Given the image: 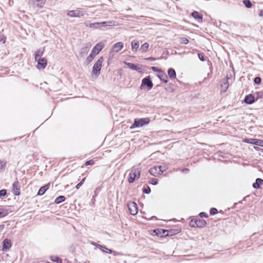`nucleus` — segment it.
<instances>
[{"mask_svg": "<svg viewBox=\"0 0 263 263\" xmlns=\"http://www.w3.org/2000/svg\"><path fill=\"white\" fill-rule=\"evenodd\" d=\"M149 122L148 118L136 119L135 120L134 123L131 125L130 128L133 129L136 127H142Z\"/></svg>", "mask_w": 263, "mask_h": 263, "instance_id": "obj_2", "label": "nucleus"}, {"mask_svg": "<svg viewBox=\"0 0 263 263\" xmlns=\"http://www.w3.org/2000/svg\"><path fill=\"white\" fill-rule=\"evenodd\" d=\"M259 15L260 16H263V9L260 11Z\"/></svg>", "mask_w": 263, "mask_h": 263, "instance_id": "obj_55", "label": "nucleus"}, {"mask_svg": "<svg viewBox=\"0 0 263 263\" xmlns=\"http://www.w3.org/2000/svg\"><path fill=\"white\" fill-rule=\"evenodd\" d=\"M85 178H83L81 181V183L83 184L84 181H85Z\"/></svg>", "mask_w": 263, "mask_h": 263, "instance_id": "obj_58", "label": "nucleus"}, {"mask_svg": "<svg viewBox=\"0 0 263 263\" xmlns=\"http://www.w3.org/2000/svg\"><path fill=\"white\" fill-rule=\"evenodd\" d=\"M159 166L161 167V174L163 172H164L166 170V168L164 166Z\"/></svg>", "mask_w": 263, "mask_h": 263, "instance_id": "obj_48", "label": "nucleus"}, {"mask_svg": "<svg viewBox=\"0 0 263 263\" xmlns=\"http://www.w3.org/2000/svg\"><path fill=\"white\" fill-rule=\"evenodd\" d=\"M149 183L153 185H156L158 183V180L155 178H151Z\"/></svg>", "mask_w": 263, "mask_h": 263, "instance_id": "obj_39", "label": "nucleus"}, {"mask_svg": "<svg viewBox=\"0 0 263 263\" xmlns=\"http://www.w3.org/2000/svg\"><path fill=\"white\" fill-rule=\"evenodd\" d=\"M94 163H95V162L93 160H90L87 161L85 162V165H86V166L89 165H93Z\"/></svg>", "mask_w": 263, "mask_h": 263, "instance_id": "obj_42", "label": "nucleus"}, {"mask_svg": "<svg viewBox=\"0 0 263 263\" xmlns=\"http://www.w3.org/2000/svg\"><path fill=\"white\" fill-rule=\"evenodd\" d=\"M85 25L86 26H89L90 28H93L95 29L99 28V22L90 23L89 25H88L86 23H85Z\"/></svg>", "mask_w": 263, "mask_h": 263, "instance_id": "obj_32", "label": "nucleus"}, {"mask_svg": "<svg viewBox=\"0 0 263 263\" xmlns=\"http://www.w3.org/2000/svg\"><path fill=\"white\" fill-rule=\"evenodd\" d=\"M254 82L256 84H259L261 82V78L260 77H256L254 79Z\"/></svg>", "mask_w": 263, "mask_h": 263, "instance_id": "obj_40", "label": "nucleus"}, {"mask_svg": "<svg viewBox=\"0 0 263 263\" xmlns=\"http://www.w3.org/2000/svg\"><path fill=\"white\" fill-rule=\"evenodd\" d=\"M149 44L147 43H145L141 46L140 50L142 52H145L147 50Z\"/></svg>", "mask_w": 263, "mask_h": 263, "instance_id": "obj_30", "label": "nucleus"}, {"mask_svg": "<svg viewBox=\"0 0 263 263\" xmlns=\"http://www.w3.org/2000/svg\"><path fill=\"white\" fill-rule=\"evenodd\" d=\"M145 86L147 87L148 90L151 89L153 87V84L150 79L149 77L144 78L142 81V84L140 86V89H143Z\"/></svg>", "mask_w": 263, "mask_h": 263, "instance_id": "obj_6", "label": "nucleus"}, {"mask_svg": "<svg viewBox=\"0 0 263 263\" xmlns=\"http://www.w3.org/2000/svg\"><path fill=\"white\" fill-rule=\"evenodd\" d=\"M198 56L199 59L201 61H205L204 55L203 53H198Z\"/></svg>", "mask_w": 263, "mask_h": 263, "instance_id": "obj_41", "label": "nucleus"}, {"mask_svg": "<svg viewBox=\"0 0 263 263\" xmlns=\"http://www.w3.org/2000/svg\"><path fill=\"white\" fill-rule=\"evenodd\" d=\"M182 172L184 173H187L189 172V170L188 168H184L182 170Z\"/></svg>", "mask_w": 263, "mask_h": 263, "instance_id": "obj_50", "label": "nucleus"}, {"mask_svg": "<svg viewBox=\"0 0 263 263\" xmlns=\"http://www.w3.org/2000/svg\"><path fill=\"white\" fill-rule=\"evenodd\" d=\"M7 195V190L3 189L0 190V197H3Z\"/></svg>", "mask_w": 263, "mask_h": 263, "instance_id": "obj_36", "label": "nucleus"}, {"mask_svg": "<svg viewBox=\"0 0 263 263\" xmlns=\"http://www.w3.org/2000/svg\"><path fill=\"white\" fill-rule=\"evenodd\" d=\"M140 176V170L139 168H133L129 174L128 181L129 183H133L136 179H138Z\"/></svg>", "mask_w": 263, "mask_h": 263, "instance_id": "obj_3", "label": "nucleus"}, {"mask_svg": "<svg viewBox=\"0 0 263 263\" xmlns=\"http://www.w3.org/2000/svg\"><path fill=\"white\" fill-rule=\"evenodd\" d=\"M90 47H91L90 43H88L86 44L84 47H82L80 49V52H79L80 55L81 57H83L85 55H86L88 53Z\"/></svg>", "mask_w": 263, "mask_h": 263, "instance_id": "obj_14", "label": "nucleus"}, {"mask_svg": "<svg viewBox=\"0 0 263 263\" xmlns=\"http://www.w3.org/2000/svg\"><path fill=\"white\" fill-rule=\"evenodd\" d=\"M36 61L37 62V68L40 69H44L47 64V61L45 58H39Z\"/></svg>", "mask_w": 263, "mask_h": 263, "instance_id": "obj_10", "label": "nucleus"}, {"mask_svg": "<svg viewBox=\"0 0 263 263\" xmlns=\"http://www.w3.org/2000/svg\"><path fill=\"white\" fill-rule=\"evenodd\" d=\"M7 213L6 211L3 209H0V217H3L6 216Z\"/></svg>", "mask_w": 263, "mask_h": 263, "instance_id": "obj_37", "label": "nucleus"}, {"mask_svg": "<svg viewBox=\"0 0 263 263\" xmlns=\"http://www.w3.org/2000/svg\"><path fill=\"white\" fill-rule=\"evenodd\" d=\"M4 225L2 224L0 225V232L4 229Z\"/></svg>", "mask_w": 263, "mask_h": 263, "instance_id": "obj_53", "label": "nucleus"}, {"mask_svg": "<svg viewBox=\"0 0 263 263\" xmlns=\"http://www.w3.org/2000/svg\"><path fill=\"white\" fill-rule=\"evenodd\" d=\"M124 64H125L126 65L128 66V67L132 70H136V71H140V68L138 67L137 65L131 63H128L125 61L124 62Z\"/></svg>", "mask_w": 263, "mask_h": 263, "instance_id": "obj_24", "label": "nucleus"}, {"mask_svg": "<svg viewBox=\"0 0 263 263\" xmlns=\"http://www.w3.org/2000/svg\"><path fill=\"white\" fill-rule=\"evenodd\" d=\"M96 55L93 54L92 52H91L90 54L86 58V63H87V64H89V63H90L94 59Z\"/></svg>", "mask_w": 263, "mask_h": 263, "instance_id": "obj_28", "label": "nucleus"}, {"mask_svg": "<svg viewBox=\"0 0 263 263\" xmlns=\"http://www.w3.org/2000/svg\"><path fill=\"white\" fill-rule=\"evenodd\" d=\"M151 188L149 186L144 187L143 189V192L145 194H148L151 193Z\"/></svg>", "mask_w": 263, "mask_h": 263, "instance_id": "obj_35", "label": "nucleus"}, {"mask_svg": "<svg viewBox=\"0 0 263 263\" xmlns=\"http://www.w3.org/2000/svg\"><path fill=\"white\" fill-rule=\"evenodd\" d=\"M49 183L46 184L45 185L42 186L39 190L37 195L41 196L43 195L45 192L49 189Z\"/></svg>", "mask_w": 263, "mask_h": 263, "instance_id": "obj_22", "label": "nucleus"}, {"mask_svg": "<svg viewBox=\"0 0 263 263\" xmlns=\"http://www.w3.org/2000/svg\"><path fill=\"white\" fill-rule=\"evenodd\" d=\"M181 43L184 44H186L189 43V41L187 39L183 37L181 39Z\"/></svg>", "mask_w": 263, "mask_h": 263, "instance_id": "obj_45", "label": "nucleus"}, {"mask_svg": "<svg viewBox=\"0 0 263 263\" xmlns=\"http://www.w3.org/2000/svg\"><path fill=\"white\" fill-rule=\"evenodd\" d=\"M243 3L247 8H251L252 4L250 0H243Z\"/></svg>", "mask_w": 263, "mask_h": 263, "instance_id": "obj_34", "label": "nucleus"}, {"mask_svg": "<svg viewBox=\"0 0 263 263\" xmlns=\"http://www.w3.org/2000/svg\"><path fill=\"white\" fill-rule=\"evenodd\" d=\"M29 2L39 8H42L46 0H28Z\"/></svg>", "mask_w": 263, "mask_h": 263, "instance_id": "obj_15", "label": "nucleus"}, {"mask_svg": "<svg viewBox=\"0 0 263 263\" xmlns=\"http://www.w3.org/2000/svg\"><path fill=\"white\" fill-rule=\"evenodd\" d=\"M210 212L211 215H215L218 213V210L217 209L213 208L211 209Z\"/></svg>", "mask_w": 263, "mask_h": 263, "instance_id": "obj_38", "label": "nucleus"}, {"mask_svg": "<svg viewBox=\"0 0 263 263\" xmlns=\"http://www.w3.org/2000/svg\"><path fill=\"white\" fill-rule=\"evenodd\" d=\"M254 148H255L256 150H257V151H259V150L261 149V148H259V147H256V146H254ZM261 150L263 151V149H261Z\"/></svg>", "mask_w": 263, "mask_h": 263, "instance_id": "obj_56", "label": "nucleus"}, {"mask_svg": "<svg viewBox=\"0 0 263 263\" xmlns=\"http://www.w3.org/2000/svg\"><path fill=\"white\" fill-rule=\"evenodd\" d=\"M195 222V220H191L190 222V225L192 227H196V223Z\"/></svg>", "mask_w": 263, "mask_h": 263, "instance_id": "obj_43", "label": "nucleus"}, {"mask_svg": "<svg viewBox=\"0 0 263 263\" xmlns=\"http://www.w3.org/2000/svg\"><path fill=\"white\" fill-rule=\"evenodd\" d=\"M128 208L129 213L133 215H136L138 212V206L135 202H132L128 204Z\"/></svg>", "mask_w": 263, "mask_h": 263, "instance_id": "obj_8", "label": "nucleus"}, {"mask_svg": "<svg viewBox=\"0 0 263 263\" xmlns=\"http://www.w3.org/2000/svg\"><path fill=\"white\" fill-rule=\"evenodd\" d=\"M243 142L247 143L252 144L255 145L263 147V140L253 138H247L243 140Z\"/></svg>", "mask_w": 263, "mask_h": 263, "instance_id": "obj_5", "label": "nucleus"}, {"mask_svg": "<svg viewBox=\"0 0 263 263\" xmlns=\"http://www.w3.org/2000/svg\"><path fill=\"white\" fill-rule=\"evenodd\" d=\"M229 87L228 81L227 79H223L221 84V90L223 92L226 91Z\"/></svg>", "mask_w": 263, "mask_h": 263, "instance_id": "obj_19", "label": "nucleus"}, {"mask_svg": "<svg viewBox=\"0 0 263 263\" xmlns=\"http://www.w3.org/2000/svg\"><path fill=\"white\" fill-rule=\"evenodd\" d=\"M44 52V48L43 49H37L34 55V59L36 61L39 58H42L41 57L43 55Z\"/></svg>", "mask_w": 263, "mask_h": 263, "instance_id": "obj_20", "label": "nucleus"}, {"mask_svg": "<svg viewBox=\"0 0 263 263\" xmlns=\"http://www.w3.org/2000/svg\"><path fill=\"white\" fill-rule=\"evenodd\" d=\"M98 249H99L100 250L101 249H106L107 251H108V253L109 254H111L112 252V251L108 248H107L104 245H98V247H97Z\"/></svg>", "mask_w": 263, "mask_h": 263, "instance_id": "obj_33", "label": "nucleus"}, {"mask_svg": "<svg viewBox=\"0 0 263 263\" xmlns=\"http://www.w3.org/2000/svg\"><path fill=\"white\" fill-rule=\"evenodd\" d=\"M192 16L195 19L198 20L199 22L202 21V15L197 11H194L191 14Z\"/></svg>", "mask_w": 263, "mask_h": 263, "instance_id": "obj_25", "label": "nucleus"}, {"mask_svg": "<svg viewBox=\"0 0 263 263\" xmlns=\"http://www.w3.org/2000/svg\"><path fill=\"white\" fill-rule=\"evenodd\" d=\"M159 78L163 83H167L168 82L167 76L165 73L160 74Z\"/></svg>", "mask_w": 263, "mask_h": 263, "instance_id": "obj_29", "label": "nucleus"}, {"mask_svg": "<svg viewBox=\"0 0 263 263\" xmlns=\"http://www.w3.org/2000/svg\"><path fill=\"white\" fill-rule=\"evenodd\" d=\"M148 59L151 60L152 61H154L155 60V59L153 58H148Z\"/></svg>", "mask_w": 263, "mask_h": 263, "instance_id": "obj_59", "label": "nucleus"}, {"mask_svg": "<svg viewBox=\"0 0 263 263\" xmlns=\"http://www.w3.org/2000/svg\"><path fill=\"white\" fill-rule=\"evenodd\" d=\"M90 243L92 245V246H95V247H98V243H97V242H94V241H90Z\"/></svg>", "mask_w": 263, "mask_h": 263, "instance_id": "obj_49", "label": "nucleus"}, {"mask_svg": "<svg viewBox=\"0 0 263 263\" xmlns=\"http://www.w3.org/2000/svg\"><path fill=\"white\" fill-rule=\"evenodd\" d=\"M195 223H196V227H203L206 224V222L203 219H196L195 220Z\"/></svg>", "mask_w": 263, "mask_h": 263, "instance_id": "obj_23", "label": "nucleus"}, {"mask_svg": "<svg viewBox=\"0 0 263 263\" xmlns=\"http://www.w3.org/2000/svg\"><path fill=\"white\" fill-rule=\"evenodd\" d=\"M103 253H108V251H107L106 249H101L100 250Z\"/></svg>", "mask_w": 263, "mask_h": 263, "instance_id": "obj_54", "label": "nucleus"}, {"mask_svg": "<svg viewBox=\"0 0 263 263\" xmlns=\"http://www.w3.org/2000/svg\"><path fill=\"white\" fill-rule=\"evenodd\" d=\"M2 244H3V248H2L3 251H6L9 250L12 246V243H11V240L8 238L5 239L3 240Z\"/></svg>", "mask_w": 263, "mask_h": 263, "instance_id": "obj_12", "label": "nucleus"}, {"mask_svg": "<svg viewBox=\"0 0 263 263\" xmlns=\"http://www.w3.org/2000/svg\"><path fill=\"white\" fill-rule=\"evenodd\" d=\"M5 42V38L4 37L3 35L0 34V43L2 42L3 43H4Z\"/></svg>", "mask_w": 263, "mask_h": 263, "instance_id": "obj_46", "label": "nucleus"}, {"mask_svg": "<svg viewBox=\"0 0 263 263\" xmlns=\"http://www.w3.org/2000/svg\"><path fill=\"white\" fill-rule=\"evenodd\" d=\"M244 101L248 104H251L255 102V97L252 94L248 95L245 97Z\"/></svg>", "mask_w": 263, "mask_h": 263, "instance_id": "obj_17", "label": "nucleus"}, {"mask_svg": "<svg viewBox=\"0 0 263 263\" xmlns=\"http://www.w3.org/2000/svg\"><path fill=\"white\" fill-rule=\"evenodd\" d=\"M112 253H113L114 255V256H118V255H119V253L117 252H116V251H112Z\"/></svg>", "mask_w": 263, "mask_h": 263, "instance_id": "obj_51", "label": "nucleus"}, {"mask_svg": "<svg viewBox=\"0 0 263 263\" xmlns=\"http://www.w3.org/2000/svg\"><path fill=\"white\" fill-rule=\"evenodd\" d=\"M263 183V180L261 178H257L255 183L253 184V187L254 189H259L260 184Z\"/></svg>", "mask_w": 263, "mask_h": 263, "instance_id": "obj_27", "label": "nucleus"}, {"mask_svg": "<svg viewBox=\"0 0 263 263\" xmlns=\"http://www.w3.org/2000/svg\"><path fill=\"white\" fill-rule=\"evenodd\" d=\"M78 184H79V185H80V186H81L82 185V184H82V183H81V182H79Z\"/></svg>", "mask_w": 263, "mask_h": 263, "instance_id": "obj_60", "label": "nucleus"}, {"mask_svg": "<svg viewBox=\"0 0 263 263\" xmlns=\"http://www.w3.org/2000/svg\"><path fill=\"white\" fill-rule=\"evenodd\" d=\"M139 47L138 41L134 40L132 42V49L133 51L136 52Z\"/></svg>", "mask_w": 263, "mask_h": 263, "instance_id": "obj_26", "label": "nucleus"}, {"mask_svg": "<svg viewBox=\"0 0 263 263\" xmlns=\"http://www.w3.org/2000/svg\"><path fill=\"white\" fill-rule=\"evenodd\" d=\"M199 216L201 217H208V214L206 213H204V212H201L199 214Z\"/></svg>", "mask_w": 263, "mask_h": 263, "instance_id": "obj_47", "label": "nucleus"}, {"mask_svg": "<svg viewBox=\"0 0 263 263\" xmlns=\"http://www.w3.org/2000/svg\"><path fill=\"white\" fill-rule=\"evenodd\" d=\"M60 258L55 257V259H52V260L53 261H57V262H59V260Z\"/></svg>", "mask_w": 263, "mask_h": 263, "instance_id": "obj_52", "label": "nucleus"}, {"mask_svg": "<svg viewBox=\"0 0 263 263\" xmlns=\"http://www.w3.org/2000/svg\"><path fill=\"white\" fill-rule=\"evenodd\" d=\"M123 43L121 42H119L115 44L110 50L109 53L111 54L113 52H118L120 51L123 48Z\"/></svg>", "mask_w": 263, "mask_h": 263, "instance_id": "obj_9", "label": "nucleus"}, {"mask_svg": "<svg viewBox=\"0 0 263 263\" xmlns=\"http://www.w3.org/2000/svg\"><path fill=\"white\" fill-rule=\"evenodd\" d=\"M104 47V44L103 42H99L92 48L91 52L97 55Z\"/></svg>", "mask_w": 263, "mask_h": 263, "instance_id": "obj_7", "label": "nucleus"}, {"mask_svg": "<svg viewBox=\"0 0 263 263\" xmlns=\"http://www.w3.org/2000/svg\"><path fill=\"white\" fill-rule=\"evenodd\" d=\"M13 194L15 196H18L20 194V185L18 181H15L12 185Z\"/></svg>", "mask_w": 263, "mask_h": 263, "instance_id": "obj_11", "label": "nucleus"}, {"mask_svg": "<svg viewBox=\"0 0 263 263\" xmlns=\"http://www.w3.org/2000/svg\"><path fill=\"white\" fill-rule=\"evenodd\" d=\"M80 187H81V186H80V185H79V184H78L76 185V188L77 190H78V189H80Z\"/></svg>", "mask_w": 263, "mask_h": 263, "instance_id": "obj_57", "label": "nucleus"}, {"mask_svg": "<svg viewBox=\"0 0 263 263\" xmlns=\"http://www.w3.org/2000/svg\"><path fill=\"white\" fill-rule=\"evenodd\" d=\"M152 69L153 71L155 72H161V70L156 67H152Z\"/></svg>", "mask_w": 263, "mask_h": 263, "instance_id": "obj_44", "label": "nucleus"}, {"mask_svg": "<svg viewBox=\"0 0 263 263\" xmlns=\"http://www.w3.org/2000/svg\"><path fill=\"white\" fill-rule=\"evenodd\" d=\"M167 73L171 79H174L176 78V73L174 69L170 68L168 69Z\"/></svg>", "mask_w": 263, "mask_h": 263, "instance_id": "obj_21", "label": "nucleus"}, {"mask_svg": "<svg viewBox=\"0 0 263 263\" xmlns=\"http://www.w3.org/2000/svg\"><path fill=\"white\" fill-rule=\"evenodd\" d=\"M116 25L115 21L103 22L99 23V28L105 27L107 26H113Z\"/></svg>", "mask_w": 263, "mask_h": 263, "instance_id": "obj_18", "label": "nucleus"}, {"mask_svg": "<svg viewBox=\"0 0 263 263\" xmlns=\"http://www.w3.org/2000/svg\"><path fill=\"white\" fill-rule=\"evenodd\" d=\"M154 232L156 235L159 237L166 236L168 235V232L167 230L163 229H157L154 230Z\"/></svg>", "mask_w": 263, "mask_h": 263, "instance_id": "obj_16", "label": "nucleus"}, {"mask_svg": "<svg viewBox=\"0 0 263 263\" xmlns=\"http://www.w3.org/2000/svg\"><path fill=\"white\" fill-rule=\"evenodd\" d=\"M65 200V197L64 196H60L55 199V202L57 204H59V203H61L62 202L64 201Z\"/></svg>", "mask_w": 263, "mask_h": 263, "instance_id": "obj_31", "label": "nucleus"}, {"mask_svg": "<svg viewBox=\"0 0 263 263\" xmlns=\"http://www.w3.org/2000/svg\"><path fill=\"white\" fill-rule=\"evenodd\" d=\"M103 62V58L101 57L98 59L97 62L94 64L92 73V74L98 76L100 74V71L102 68V63Z\"/></svg>", "mask_w": 263, "mask_h": 263, "instance_id": "obj_1", "label": "nucleus"}, {"mask_svg": "<svg viewBox=\"0 0 263 263\" xmlns=\"http://www.w3.org/2000/svg\"><path fill=\"white\" fill-rule=\"evenodd\" d=\"M85 11L82 8H78L74 10L69 11L67 15L71 17H81L84 16Z\"/></svg>", "mask_w": 263, "mask_h": 263, "instance_id": "obj_4", "label": "nucleus"}, {"mask_svg": "<svg viewBox=\"0 0 263 263\" xmlns=\"http://www.w3.org/2000/svg\"><path fill=\"white\" fill-rule=\"evenodd\" d=\"M149 172L152 175L154 176H157L158 175H160L161 167L159 166H155L149 169Z\"/></svg>", "mask_w": 263, "mask_h": 263, "instance_id": "obj_13", "label": "nucleus"}]
</instances>
